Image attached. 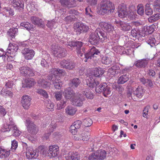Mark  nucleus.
<instances>
[{
  "label": "nucleus",
  "mask_w": 160,
  "mask_h": 160,
  "mask_svg": "<svg viewBox=\"0 0 160 160\" xmlns=\"http://www.w3.org/2000/svg\"><path fill=\"white\" fill-rule=\"evenodd\" d=\"M38 152L36 149L34 150L31 148H29L26 152V156L29 159H35L38 157Z\"/></svg>",
  "instance_id": "412c9836"
},
{
  "label": "nucleus",
  "mask_w": 160,
  "mask_h": 160,
  "mask_svg": "<svg viewBox=\"0 0 160 160\" xmlns=\"http://www.w3.org/2000/svg\"><path fill=\"white\" fill-rule=\"evenodd\" d=\"M54 97L57 101L60 100L62 97V92H56L54 93Z\"/></svg>",
  "instance_id": "13d9d810"
},
{
  "label": "nucleus",
  "mask_w": 160,
  "mask_h": 160,
  "mask_svg": "<svg viewBox=\"0 0 160 160\" xmlns=\"http://www.w3.org/2000/svg\"><path fill=\"white\" fill-rule=\"evenodd\" d=\"M52 82L56 89H60L61 88L63 83L60 79H55Z\"/></svg>",
  "instance_id": "72a5a7b5"
},
{
  "label": "nucleus",
  "mask_w": 160,
  "mask_h": 160,
  "mask_svg": "<svg viewBox=\"0 0 160 160\" xmlns=\"http://www.w3.org/2000/svg\"><path fill=\"white\" fill-rule=\"evenodd\" d=\"M66 101L61 100L60 103L58 104L57 109L60 110L64 107L66 105Z\"/></svg>",
  "instance_id": "052dcab7"
},
{
  "label": "nucleus",
  "mask_w": 160,
  "mask_h": 160,
  "mask_svg": "<svg viewBox=\"0 0 160 160\" xmlns=\"http://www.w3.org/2000/svg\"><path fill=\"white\" fill-rule=\"evenodd\" d=\"M84 125L86 127H89L92 123V121L91 119L89 118H86L83 120Z\"/></svg>",
  "instance_id": "6e6d98bb"
},
{
  "label": "nucleus",
  "mask_w": 160,
  "mask_h": 160,
  "mask_svg": "<svg viewBox=\"0 0 160 160\" xmlns=\"http://www.w3.org/2000/svg\"><path fill=\"white\" fill-rule=\"evenodd\" d=\"M50 74L47 77L48 79L50 80L53 81L56 79V77L58 74L57 68H52L49 71Z\"/></svg>",
  "instance_id": "a878e982"
},
{
  "label": "nucleus",
  "mask_w": 160,
  "mask_h": 160,
  "mask_svg": "<svg viewBox=\"0 0 160 160\" xmlns=\"http://www.w3.org/2000/svg\"><path fill=\"white\" fill-rule=\"evenodd\" d=\"M31 98L28 95H24L22 97L21 103L23 107L26 109H28L31 104Z\"/></svg>",
  "instance_id": "4468645a"
},
{
  "label": "nucleus",
  "mask_w": 160,
  "mask_h": 160,
  "mask_svg": "<svg viewBox=\"0 0 160 160\" xmlns=\"http://www.w3.org/2000/svg\"><path fill=\"white\" fill-rule=\"evenodd\" d=\"M98 12L101 15L109 14L114 12L115 7L114 4L109 0H103L98 8Z\"/></svg>",
  "instance_id": "f257e3e1"
},
{
  "label": "nucleus",
  "mask_w": 160,
  "mask_h": 160,
  "mask_svg": "<svg viewBox=\"0 0 160 160\" xmlns=\"http://www.w3.org/2000/svg\"><path fill=\"white\" fill-rule=\"evenodd\" d=\"M107 84L106 83L100 84L99 86H97L95 89L96 92L98 93H100L102 92H103L104 88L106 87Z\"/></svg>",
  "instance_id": "49530a36"
},
{
  "label": "nucleus",
  "mask_w": 160,
  "mask_h": 160,
  "mask_svg": "<svg viewBox=\"0 0 160 160\" xmlns=\"http://www.w3.org/2000/svg\"><path fill=\"white\" fill-rule=\"evenodd\" d=\"M24 58L27 60H32L34 57L35 52L32 49L30 48H25L22 51Z\"/></svg>",
  "instance_id": "9d476101"
},
{
  "label": "nucleus",
  "mask_w": 160,
  "mask_h": 160,
  "mask_svg": "<svg viewBox=\"0 0 160 160\" xmlns=\"http://www.w3.org/2000/svg\"><path fill=\"white\" fill-rule=\"evenodd\" d=\"M20 72L21 74L24 76H33L35 73L32 68L27 66H22L19 68Z\"/></svg>",
  "instance_id": "6e6552de"
},
{
  "label": "nucleus",
  "mask_w": 160,
  "mask_h": 160,
  "mask_svg": "<svg viewBox=\"0 0 160 160\" xmlns=\"http://www.w3.org/2000/svg\"><path fill=\"white\" fill-rule=\"evenodd\" d=\"M82 94L84 95L88 99H92L94 98L93 93L88 88L84 89L83 91Z\"/></svg>",
  "instance_id": "c756f323"
},
{
  "label": "nucleus",
  "mask_w": 160,
  "mask_h": 160,
  "mask_svg": "<svg viewBox=\"0 0 160 160\" xmlns=\"http://www.w3.org/2000/svg\"><path fill=\"white\" fill-rule=\"evenodd\" d=\"M137 12L140 15L142 16L144 13V7L142 4H139L137 6Z\"/></svg>",
  "instance_id": "5fc2aeb1"
},
{
  "label": "nucleus",
  "mask_w": 160,
  "mask_h": 160,
  "mask_svg": "<svg viewBox=\"0 0 160 160\" xmlns=\"http://www.w3.org/2000/svg\"><path fill=\"white\" fill-rule=\"evenodd\" d=\"M119 68L117 66L115 65L112 66L108 70V72L111 73L112 75H115L118 73V71L117 70H119Z\"/></svg>",
  "instance_id": "a19ab883"
},
{
  "label": "nucleus",
  "mask_w": 160,
  "mask_h": 160,
  "mask_svg": "<svg viewBox=\"0 0 160 160\" xmlns=\"http://www.w3.org/2000/svg\"><path fill=\"white\" fill-rule=\"evenodd\" d=\"M118 13V16L121 18H124L128 15V12L125 5L122 4L119 6Z\"/></svg>",
  "instance_id": "2eb2a0df"
},
{
  "label": "nucleus",
  "mask_w": 160,
  "mask_h": 160,
  "mask_svg": "<svg viewBox=\"0 0 160 160\" xmlns=\"http://www.w3.org/2000/svg\"><path fill=\"white\" fill-rule=\"evenodd\" d=\"M145 12L146 14L148 15H151L153 13V10L150 8L149 4L147 3L145 5Z\"/></svg>",
  "instance_id": "09e8293b"
},
{
  "label": "nucleus",
  "mask_w": 160,
  "mask_h": 160,
  "mask_svg": "<svg viewBox=\"0 0 160 160\" xmlns=\"http://www.w3.org/2000/svg\"><path fill=\"white\" fill-rule=\"evenodd\" d=\"M36 151L38 152V156L39 154L43 155L46 153V150L45 148L43 146H40L36 149Z\"/></svg>",
  "instance_id": "de8ad7c7"
},
{
  "label": "nucleus",
  "mask_w": 160,
  "mask_h": 160,
  "mask_svg": "<svg viewBox=\"0 0 160 160\" xmlns=\"http://www.w3.org/2000/svg\"><path fill=\"white\" fill-rule=\"evenodd\" d=\"M36 83L35 81L32 78H28L25 80L23 83V87L24 88H31Z\"/></svg>",
  "instance_id": "393cba45"
},
{
  "label": "nucleus",
  "mask_w": 160,
  "mask_h": 160,
  "mask_svg": "<svg viewBox=\"0 0 160 160\" xmlns=\"http://www.w3.org/2000/svg\"><path fill=\"white\" fill-rule=\"evenodd\" d=\"M147 42L149 44L151 47H154L159 43L156 41L154 38L152 37L149 38Z\"/></svg>",
  "instance_id": "a18cd8bd"
},
{
  "label": "nucleus",
  "mask_w": 160,
  "mask_h": 160,
  "mask_svg": "<svg viewBox=\"0 0 160 160\" xmlns=\"http://www.w3.org/2000/svg\"><path fill=\"white\" fill-rule=\"evenodd\" d=\"M78 129L75 126L72 125L70 127L69 131L73 135H75L77 133Z\"/></svg>",
  "instance_id": "69168bd1"
},
{
  "label": "nucleus",
  "mask_w": 160,
  "mask_h": 160,
  "mask_svg": "<svg viewBox=\"0 0 160 160\" xmlns=\"http://www.w3.org/2000/svg\"><path fill=\"white\" fill-rule=\"evenodd\" d=\"M18 146V142L15 140L12 141V146L11 148V150L12 151H14L16 149Z\"/></svg>",
  "instance_id": "680f3d73"
},
{
  "label": "nucleus",
  "mask_w": 160,
  "mask_h": 160,
  "mask_svg": "<svg viewBox=\"0 0 160 160\" xmlns=\"http://www.w3.org/2000/svg\"><path fill=\"white\" fill-rule=\"evenodd\" d=\"M154 11L155 12H160V0H157L153 5Z\"/></svg>",
  "instance_id": "c03bdc74"
},
{
  "label": "nucleus",
  "mask_w": 160,
  "mask_h": 160,
  "mask_svg": "<svg viewBox=\"0 0 160 160\" xmlns=\"http://www.w3.org/2000/svg\"><path fill=\"white\" fill-rule=\"evenodd\" d=\"M97 33H98V37L99 40L101 42H103L107 38L105 34V33L102 31H96Z\"/></svg>",
  "instance_id": "ea45409f"
},
{
  "label": "nucleus",
  "mask_w": 160,
  "mask_h": 160,
  "mask_svg": "<svg viewBox=\"0 0 160 160\" xmlns=\"http://www.w3.org/2000/svg\"><path fill=\"white\" fill-rule=\"evenodd\" d=\"M51 49L53 54L56 57H63L66 56V51L56 44H52Z\"/></svg>",
  "instance_id": "7ed1b4c3"
},
{
  "label": "nucleus",
  "mask_w": 160,
  "mask_h": 160,
  "mask_svg": "<svg viewBox=\"0 0 160 160\" xmlns=\"http://www.w3.org/2000/svg\"><path fill=\"white\" fill-rule=\"evenodd\" d=\"M3 128L5 129L4 132L11 131L12 135L15 137L18 136L21 133V132L18 129L16 125L13 122H10V123L8 124H4Z\"/></svg>",
  "instance_id": "f03ea898"
},
{
  "label": "nucleus",
  "mask_w": 160,
  "mask_h": 160,
  "mask_svg": "<svg viewBox=\"0 0 160 160\" xmlns=\"http://www.w3.org/2000/svg\"><path fill=\"white\" fill-rule=\"evenodd\" d=\"M115 22L117 26L118 27H120L121 30L123 31H128L131 28V26L128 23L120 21H116Z\"/></svg>",
  "instance_id": "6ab92c4d"
},
{
  "label": "nucleus",
  "mask_w": 160,
  "mask_h": 160,
  "mask_svg": "<svg viewBox=\"0 0 160 160\" xmlns=\"http://www.w3.org/2000/svg\"><path fill=\"white\" fill-rule=\"evenodd\" d=\"M129 79V75L128 74H124L121 75L118 80V84H123L127 82Z\"/></svg>",
  "instance_id": "f704fd0d"
},
{
  "label": "nucleus",
  "mask_w": 160,
  "mask_h": 160,
  "mask_svg": "<svg viewBox=\"0 0 160 160\" xmlns=\"http://www.w3.org/2000/svg\"><path fill=\"white\" fill-rule=\"evenodd\" d=\"M3 154L2 156V158L7 157L10 155V151L9 149H6L3 148Z\"/></svg>",
  "instance_id": "0e129e2a"
},
{
  "label": "nucleus",
  "mask_w": 160,
  "mask_h": 160,
  "mask_svg": "<svg viewBox=\"0 0 160 160\" xmlns=\"http://www.w3.org/2000/svg\"><path fill=\"white\" fill-rule=\"evenodd\" d=\"M56 22L54 20H52L50 21H48L47 24V26L49 28H55L57 27V25H55Z\"/></svg>",
  "instance_id": "bf43d9fd"
},
{
  "label": "nucleus",
  "mask_w": 160,
  "mask_h": 160,
  "mask_svg": "<svg viewBox=\"0 0 160 160\" xmlns=\"http://www.w3.org/2000/svg\"><path fill=\"white\" fill-rule=\"evenodd\" d=\"M99 26L102 29L108 32H112L114 31L113 26L107 22H100Z\"/></svg>",
  "instance_id": "dca6fc26"
},
{
  "label": "nucleus",
  "mask_w": 160,
  "mask_h": 160,
  "mask_svg": "<svg viewBox=\"0 0 160 160\" xmlns=\"http://www.w3.org/2000/svg\"><path fill=\"white\" fill-rule=\"evenodd\" d=\"M82 140L83 141H87L90 137V133L89 132L83 130L81 133Z\"/></svg>",
  "instance_id": "e433bc0d"
},
{
  "label": "nucleus",
  "mask_w": 160,
  "mask_h": 160,
  "mask_svg": "<svg viewBox=\"0 0 160 160\" xmlns=\"http://www.w3.org/2000/svg\"><path fill=\"white\" fill-rule=\"evenodd\" d=\"M81 82V80L78 78H75L70 80V84L72 87H77Z\"/></svg>",
  "instance_id": "2f4dec72"
},
{
  "label": "nucleus",
  "mask_w": 160,
  "mask_h": 160,
  "mask_svg": "<svg viewBox=\"0 0 160 160\" xmlns=\"http://www.w3.org/2000/svg\"><path fill=\"white\" fill-rule=\"evenodd\" d=\"M74 28L76 32L80 33L87 32L89 29V27L85 24L80 22L74 24Z\"/></svg>",
  "instance_id": "0eeeda50"
},
{
  "label": "nucleus",
  "mask_w": 160,
  "mask_h": 160,
  "mask_svg": "<svg viewBox=\"0 0 160 160\" xmlns=\"http://www.w3.org/2000/svg\"><path fill=\"white\" fill-rule=\"evenodd\" d=\"M61 67L62 68L69 70H73L75 68V63L68 60L63 59L60 63Z\"/></svg>",
  "instance_id": "1a4fd4ad"
},
{
  "label": "nucleus",
  "mask_w": 160,
  "mask_h": 160,
  "mask_svg": "<svg viewBox=\"0 0 160 160\" xmlns=\"http://www.w3.org/2000/svg\"><path fill=\"white\" fill-rule=\"evenodd\" d=\"M85 98H83L81 94L77 93L76 95L75 98H73L72 101H71L72 105L78 107H80L82 105L83 101H85Z\"/></svg>",
  "instance_id": "f8f14e48"
},
{
  "label": "nucleus",
  "mask_w": 160,
  "mask_h": 160,
  "mask_svg": "<svg viewBox=\"0 0 160 160\" xmlns=\"http://www.w3.org/2000/svg\"><path fill=\"white\" fill-rule=\"evenodd\" d=\"M99 78H96L95 76L90 75L86 79L87 85L91 88H94L100 83Z\"/></svg>",
  "instance_id": "423d86ee"
},
{
  "label": "nucleus",
  "mask_w": 160,
  "mask_h": 160,
  "mask_svg": "<svg viewBox=\"0 0 160 160\" xmlns=\"http://www.w3.org/2000/svg\"><path fill=\"white\" fill-rule=\"evenodd\" d=\"M46 106L49 111H53L54 110V104L50 100L46 102Z\"/></svg>",
  "instance_id": "3c124183"
},
{
  "label": "nucleus",
  "mask_w": 160,
  "mask_h": 160,
  "mask_svg": "<svg viewBox=\"0 0 160 160\" xmlns=\"http://www.w3.org/2000/svg\"><path fill=\"white\" fill-rule=\"evenodd\" d=\"M36 92L40 95L42 96L45 98H48V95L47 92L44 90L39 89L37 90Z\"/></svg>",
  "instance_id": "37998d69"
},
{
  "label": "nucleus",
  "mask_w": 160,
  "mask_h": 160,
  "mask_svg": "<svg viewBox=\"0 0 160 160\" xmlns=\"http://www.w3.org/2000/svg\"><path fill=\"white\" fill-rule=\"evenodd\" d=\"M61 5L68 8H72L76 6L75 0H60Z\"/></svg>",
  "instance_id": "a211bd4d"
},
{
  "label": "nucleus",
  "mask_w": 160,
  "mask_h": 160,
  "mask_svg": "<svg viewBox=\"0 0 160 160\" xmlns=\"http://www.w3.org/2000/svg\"><path fill=\"white\" fill-rule=\"evenodd\" d=\"M31 20L32 23L35 25H37L38 26L43 28L45 25L44 21L42 19L36 17H32Z\"/></svg>",
  "instance_id": "4be33fe9"
},
{
  "label": "nucleus",
  "mask_w": 160,
  "mask_h": 160,
  "mask_svg": "<svg viewBox=\"0 0 160 160\" xmlns=\"http://www.w3.org/2000/svg\"><path fill=\"white\" fill-rule=\"evenodd\" d=\"M98 35L96 31L90 35L89 41L91 44L95 45L98 43L99 39Z\"/></svg>",
  "instance_id": "5701e85b"
},
{
  "label": "nucleus",
  "mask_w": 160,
  "mask_h": 160,
  "mask_svg": "<svg viewBox=\"0 0 160 160\" xmlns=\"http://www.w3.org/2000/svg\"><path fill=\"white\" fill-rule=\"evenodd\" d=\"M103 73L104 72L101 69H97L95 71L94 75L92 76H95L96 78H99V77L102 75Z\"/></svg>",
  "instance_id": "4d7b16f0"
},
{
  "label": "nucleus",
  "mask_w": 160,
  "mask_h": 160,
  "mask_svg": "<svg viewBox=\"0 0 160 160\" xmlns=\"http://www.w3.org/2000/svg\"><path fill=\"white\" fill-rule=\"evenodd\" d=\"M113 57L110 55L103 57L102 59V63L106 64H109L112 61Z\"/></svg>",
  "instance_id": "473e14b6"
},
{
  "label": "nucleus",
  "mask_w": 160,
  "mask_h": 160,
  "mask_svg": "<svg viewBox=\"0 0 160 160\" xmlns=\"http://www.w3.org/2000/svg\"><path fill=\"white\" fill-rule=\"evenodd\" d=\"M25 126L27 127V131L32 134L35 135L38 132V127L29 118H27L25 122Z\"/></svg>",
  "instance_id": "20e7f679"
},
{
  "label": "nucleus",
  "mask_w": 160,
  "mask_h": 160,
  "mask_svg": "<svg viewBox=\"0 0 160 160\" xmlns=\"http://www.w3.org/2000/svg\"><path fill=\"white\" fill-rule=\"evenodd\" d=\"M111 88L109 86L106 85L103 92L104 96L106 97H107L108 95H110L111 93Z\"/></svg>",
  "instance_id": "603ef678"
},
{
  "label": "nucleus",
  "mask_w": 160,
  "mask_h": 160,
  "mask_svg": "<svg viewBox=\"0 0 160 160\" xmlns=\"http://www.w3.org/2000/svg\"><path fill=\"white\" fill-rule=\"evenodd\" d=\"M12 5L14 8H22L24 7V2L22 0H13Z\"/></svg>",
  "instance_id": "7c9ffc66"
},
{
  "label": "nucleus",
  "mask_w": 160,
  "mask_h": 160,
  "mask_svg": "<svg viewBox=\"0 0 160 160\" xmlns=\"http://www.w3.org/2000/svg\"><path fill=\"white\" fill-rule=\"evenodd\" d=\"M76 95L77 94L70 88H66L63 92L65 98L66 100H71V101L75 98Z\"/></svg>",
  "instance_id": "f3484780"
},
{
  "label": "nucleus",
  "mask_w": 160,
  "mask_h": 160,
  "mask_svg": "<svg viewBox=\"0 0 160 160\" xmlns=\"http://www.w3.org/2000/svg\"><path fill=\"white\" fill-rule=\"evenodd\" d=\"M160 19V13H157L154 14L153 15L149 18L148 21L150 22H156Z\"/></svg>",
  "instance_id": "58836bf2"
},
{
  "label": "nucleus",
  "mask_w": 160,
  "mask_h": 160,
  "mask_svg": "<svg viewBox=\"0 0 160 160\" xmlns=\"http://www.w3.org/2000/svg\"><path fill=\"white\" fill-rule=\"evenodd\" d=\"M65 110L67 114L70 116H73L76 113L77 109L72 106H68L66 108Z\"/></svg>",
  "instance_id": "cd10ccee"
},
{
  "label": "nucleus",
  "mask_w": 160,
  "mask_h": 160,
  "mask_svg": "<svg viewBox=\"0 0 160 160\" xmlns=\"http://www.w3.org/2000/svg\"><path fill=\"white\" fill-rule=\"evenodd\" d=\"M10 32L9 33V35L12 38H14L15 37L16 34L17 33L18 30L17 28H14L13 29H10Z\"/></svg>",
  "instance_id": "e2e57ef3"
},
{
  "label": "nucleus",
  "mask_w": 160,
  "mask_h": 160,
  "mask_svg": "<svg viewBox=\"0 0 160 160\" xmlns=\"http://www.w3.org/2000/svg\"><path fill=\"white\" fill-rule=\"evenodd\" d=\"M48 154L50 158H53L56 157L59 153V147L56 145L49 146L48 151Z\"/></svg>",
  "instance_id": "9b49d317"
},
{
  "label": "nucleus",
  "mask_w": 160,
  "mask_h": 160,
  "mask_svg": "<svg viewBox=\"0 0 160 160\" xmlns=\"http://www.w3.org/2000/svg\"><path fill=\"white\" fill-rule=\"evenodd\" d=\"M57 127V124H56L53 121L52 122L49 127L48 129L49 132H48V134L49 136L51 132H52L54 129H55Z\"/></svg>",
  "instance_id": "8fccbe9b"
},
{
  "label": "nucleus",
  "mask_w": 160,
  "mask_h": 160,
  "mask_svg": "<svg viewBox=\"0 0 160 160\" xmlns=\"http://www.w3.org/2000/svg\"><path fill=\"white\" fill-rule=\"evenodd\" d=\"M21 26L24 27L28 31H30L33 28V25L28 22H23L21 23Z\"/></svg>",
  "instance_id": "79ce46f5"
},
{
  "label": "nucleus",
  "mask_w": 160,
  "mask_h": 160,
  "mask_svg": "<svg viewBox=\"0 0 160 160\" xmlns=\"http://www.w3.org/2000/svg\"><path fill=\"white\" fill-rule=\"evenodd\" d=\"M17 47L16 44L10 43L9 44L8 48L7 49V52H6V55L7 53L9 54H11L12 52H14L16 50H17Z\"/></svg>",
  "instance_id": "4c0bfd02"
},
{
  "label": "nucleus",
  "mask_w": 160,
  "mask_h": 160,
  "mask_svg": "<svg viewBox=\"0 0 160 160\" xmlns=\"http://www.w3.org/2000/svg\"><path fill=\"white\" fill-rule=\"evenodd\" d=\"M86 14V15L92 17L93 13L92 11L91 8L88 7L85 8Z\"/></svg>",
  "instance_id": "774afa93"
},
{
  "label": "nucleus",
  "mask_w": 160,
  "mask_h": 160,
  "mask_svg": "<svg viewBox=\"0 0 160 160\" xmlns=\"http://www.w3.org/2000/svg\"><path fill=\"white\" fill-rule=\"evenodd\" d=\"M82 124V122L78 120L75 121L72 125L75 126L77 129H78L80 128Z\"/></svg>",
  "instance_id": "338daca9"
},
{
  "label": "nucleus",
  "mask_w": 160,
  "mask_h": 160,
  "mask_svg": "<svg viewBox=\"0 0 160 160\" xmlns=\"http://www.w3.org/2000/svg\"><path fill=\"white\" fill-rule=\"evenodd\" d=\"M38 83L39 86L44 88H46L47 87H48L50 84L49 82L42 79L39 80L38 82Z\"/></svg>",
  "instance_id": "c9c22d12"
},
{
  "label": "nucleus",
  "mask_w": 160,
  "mask_h": 160,
  "mask_svg": "<svg viewBox=\"0 0 160 160\" xmlns=\"http://www.w3.org/2000/svg\"><path fill=\"white\" fill-rule=\"evenodd\" d=\"M66 160H79L80 155L77 152H70L65 156Z\"/></svg>",
  "instance_id": "aec40b11"
},
{
  "label": "nucleus",
  "mask_w": 160,
  "mask_h": 160,
  "mask_svg": "<svg viewBox=\"0 0 160 160\" xmlns=\"http://www.w3.org/2000/svg\"><path fill=\"white\" fill-rule=\"evenodd\" d=\"M147 64L148 62L145 59L138 60L136 62L134 63V64L136 67L140 68L145 67Z\"/></svg>",
  "instance_id": "c85d7f7f"
},
{
  "label": "nucleus",
  "mask_w": 160,
  "mask_h": 160,
  "mask_svg": "<svg viewBox=\"0 0 160 160\" xmlns=\"http://www.w3.org/2000/svg\"><path fill=\"white\" fill-rule=\"evenodd\" d=\"M133 94L137 97L141 98L144 95L145 90L141 86H138L135 91H133Z\"/></svg>",
  "instance_id": "b1692460"
},
{
  "label": "nucleus",
  "mask_w": 160,
  "mask_h": 160,
  "mask_svg": "<svg viewBox=\"0 0 160 160\" xmlns=\"http://www.w3.org/2000/svg\"><path fill=\"white\" fill-rule=\"evenodd\" d=\"M100 53L98 50L95 47L92 48L88 52L85 54L86 59L84 60V62H87V59H91L92 58L97 57L98 54Z\"/></svg>",
  "instance_id": "ddd939ff"
},
{
  "label": "nucleus",
  "mask_w": 160,
  "mask_h": 160,
  "mask_svg": "<svg viewBox=\"0 0 160 160\" xmlns=\"http://www.w3.org/2000/svg\"><path fill=\"white\" fill-rule=\"evenodd\" d=\"M106 152L103 150H99L92 153L89 157V160H102L106 156Z\"/></svg>",
  "instance_id": "39448f33"
},
{
  "label": "nucleus",
  "mask_w": 160,
  "mask_h": 160,
  "mask_svg": "<svg viewBox=\"0 0 160 160\" xmlns=\"http://www.w3.org/2000/svg\"><path fill=\"white\" fill-rule=\"evenodd\" d=\"M131 35L133 37L136 38L138 36L141 37V35L140 34V30L138 29H133L131 31Z\"/></svg>",
  "instance_id": "864d4df0"
},
{
  "label": "nucleus",
  "mask_w": 160,
  "mask_h": 160,
  "mask_svg": "<svg viewBox=\"0 0 160 160\" xmlns=\"http://www.w3.org/2000/svg\"><path fill=\"white\" fill-rule=\"evenodd\" d=\"M0 94L2 96L5 98L8 97L12 98L13 95V93L12 91L4 88L1 90Z\"/></svg>",
  "instance_id": "bb28decb"
}]
</instances>
